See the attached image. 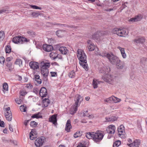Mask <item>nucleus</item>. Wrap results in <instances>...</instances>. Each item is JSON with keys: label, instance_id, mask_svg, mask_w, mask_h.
Wrapping results in <instances>:
<instances>
[{"label": "nucleus", "instance_id": "obj_1", "mask_svg": "<svg viewBox=\"0 0 147 147\" xmlns=\"http://www.w3.org/2000/svg\"><path fill=\"white\" fill-rule=\"evenodd\" d=\"M97 51L96 53L97 55H101L102 57H106L109 59V61L113 64H116L117 68L119 69H122L124 66L123 63H121L120 61L116 56L114 55L112 53H105L101 55L99 52L98 48H97Z\"/></svg>", "mask_w": 147, "mask_h": 147}, {"label": "nucleus", "instance_id": "obj_2", "mask_svg": "<svg viewBox=\"0 0 147 147\" xmlns=\"http://www.w3.org/2000/svg\"><path fill=\"white\" fill-rule=\"evenodd\" d=\"M104 135V131L98 130L96 132L87 133L86 136L88 139H92L94 142L98 143L102 140Z\"/></svg>", "mask_w": 147, "mask_h": 147}, {"label": "nucleus", "instance_id": "obj_3", "mask_svg": "<svg viewBox=\"0 0 147 147\" xmlns=\"http://www.w3.org/2000/svg\"><path fill=\"white\" fill-rule=\"evenodd\" d=\"M77 56L80 61V65L86 70L88 69V66L87 63V56L84 50L81 49H78L77 51Z\"/></svg>", "mask_w": 147, "mask_h": 147}, {"label": "nucleus", "instance_id": "obj_4", "mask_svg": "<svg viewBox=\"0 0 147 147\" xmlns=\"http://www.w3.org/2000/svg\"><path fill=\"white\" fill-rule=\"evenodd\" d=\"M110 71V68L109 67H102L99 70L100 73L106 74L105 76L102 77V78L106 82L109 83H111V82L112 80L111 76L108 74V73Z\"/></svg>", "mask_w": 147, "mask_h": 147}, {"label": "nucleus", "instance_id": "obj_5", "mask_svg": "<svg viewBox=\"0 0 147 147\" xmlns=\"http://www.w3.org/2000/svg\"><path fill=\"white\" fill-rule=\"evenodd\" d=\"M113 33L119 36L124 37L126 36L128 33L127 30L125 28H114L113 30Z\"/></svg>", "mask_w": 147, "mask_h": 147}, {"label": "nucleus", "instance_id": "obj_6", "mask_svg": "<svg viewBox=\"0 0 147 147\" xmlns=\"http://www.w3.org/2000/svg\"><path fill=\"white\" fill-rule=\"evenodd\" d=\"M29 41V39L19 36L14 37L12 40V41L13 42L17 44H22Z\"/></svg>", "mask_w": 147, "mask_h": 147}, {"label": "nucleus", "instance_id": "obj_7", "mask_svg": "<svg viewBox=\"0 0 147 147\" xmlns=\"http://www.w3.org/2000/svg\"><path fill=\"white\" fill-rule=\"evenodd\" d=\"M4 112L6 119L9 121H11L12 118L11 112L9 107H4Z\"/></svg>", "mask_w": 147, "mask_h": 147}, {"label": "nucleus", "instance_id": "obj_8", "mask_svg": "<svg viewBox=\"0 0 147 147\" xmlns=\"http://www.w3.org/2000/svg\"><path fill=\"white\" fill-rule=\"evenodd\" d=\"M128 143L127 145L129 147H139L140 144V142L139 140L136 139L133 142L130 138H128L127 140Z\"/></svg>", "mask_w": 147, "mask_h": 147}, {"label": "nucleus", "instance_id": "obj_9", "mask_svg": "<svg viewBox=\"0 0 147 147\" xmlns=\"http://www.w3.org/2000/svg\"><path fill=\"white\" fill-rule=\"evenodd\" d=\"M107 32L105 31H97L92 36V38L97 41H99L100 40V37L101 36L106 35Z\"/></svg>", "mask_w": 147, "mask_h": 147}, {"label": "nucleus", "instance_id": "obj_10", "mask_svg": "<svg viewBox=\"0 0 147 147\" xmlns=\"http://www.w3.org/2000/svg\"><path fill=\"white\" fill-rule=\"evenodd\" d=\"M45 137L44 136L39 137L37 138L34 142L36 146L37 147L42 146L45 141Z\"/></svg>", "mask_w": 147, "mask_h": 147}, {"label": "nucleus", "instance_id": "obj_11", "mask_svg": "<svg viewBox=\"0 0 147 147\" xmlns=\"http://www.w3.org/2000/svg\"><path fill=\"white\" fill-rule=\"evenodd\" d=\"M104 101L105 102L110 103L112 102L117 103L120 102L121 100L113 96H112L111 97L105 99Z\"/></svg>", "mask_w": 147, "mask_h": 147}, {"label": "nucleus", "instance_id": "obj_12", "mask_svg": "<svg viewBox=\"0 0 147 147\" xmlns=\"http://www.w3.org/2000/svg\"><path fill=\"white\" fill-rule=\"evenodd\" d=\"M118 134L119 137L123 138H125V134L124 126L121 125L118 129Z\"/></svg>", "mask_w": 147, "mask_h": 147}, {"label": "nucleus", "instance_id": "obj_13", "mask_svg": "<svg viewBox=\"0 0 147 147\" xmlns=\"http://www.w3.org/2000/svg\"><path fill=\"white\" fill-rule=\"evenodd\" d=\"M116 128L113 125H109L106 129L107 132L110 134H113L115 133Z\"/></svg>", "mask_w": 147, "mask_h": 147}, {"label": "nucleus", "instance_id": "obj_14", "mask_svg": "<svg viewBox=\"0 0 147 147\" xmlns=\"http://www.w3.org/2000/svg\"><path fill=\"white\" fill-rule=\"evenodd\" d=\"M57 114H54L50 116L49 119V122H51L55 125L57 124Z\"/></svg>", "mask_w": 147, "mask_h": 147}, {"label": "nucleus", "instance_id": "obj_15", "mask_svg": "<svg viewBox=\"0 0 147 147\" xmlns=\"http://www.w3.org/2000/svg\"><path fill=\"white\" fill-rule=\"evenodd\" d=\"M88 44V48L89 51H92L95 49L96 46L93 43H92L91 40H89L87 41Z\"/></svg>", "mask_w": 147, "mask_h": 147}, {"label": "nucleus", "instance_id": "obj_16", "mask_svg": "<svg viewBox=\"0 0 147 147\" xmlns=\"http://www.w3.org/2000/svg\"><path fill=\"white\" fill-rule=\"evenodd\" d=\"M143 18L142 16L140 14H139L136 16L134 18H131L129 20V22H137Z\"/></svg>", "mask_w": 147, "mask_h": 147}, {"label": "nucleus", "instance_id": "obj_17", "mask_svg": "<svg viewBox=\"0 0 147 147\" xmlns=\"http://www.w3.org/2000/svg\"><path fill=\"white\" fill-rule=\"evenodd\" d=\"M30 68L34 70L37 69L39 68L38 63L35 62H31L29 63Z\"/></svg>", "mask_w": 147, "mask_h": 147}, {"label": "nucleus", "instance_id": "obj_18", "mask_svg": "<svg viewBox=\"0 0 147 147\" xmlns=\"http://www.w3.org/2000/svg\"><path fill=\"white\" fill-rule=\"evenodd\" d=\"M72 128V126L71 124L70 120L68 119L67 122L65 127V130L67 132H69L70 131V129Z\"/></svg>", "mask_w": 147, "mask_h": 147}, {"label": "nucleus", "instance_id": "obj_19", "mask_svg": "<svg viewBox=\"0 0 147 147\" xmlns=\"http://www.w3.org/2000/svg\"><path fill=\"white\" fill-rule=\"evenodd\" d=\"M43 49L47 52L51 51L53 49V47L52 45H49L47 44H44L43 45Z\"/></svg>", "mask_w": 147, "mask_h": 147}, {"label": "nucleus", "instance_id": "obj_20", "mask_svg": "<svg viewBox=\"0 0 147 147\" xmlns=\"http://www.w3.org/2000/svg\"><path fill=\"white\" fill-rule=\"evenodd\" d=\"M39 94L42 97H46L47 95V90L45 87H42L40 90Z\"/></svg>", "mask_w": 147, "mask_h": 147}, {"label": "nucleus", "instance_id": "obj_21", "mask_svg": "<svg viewBox=\"0 0 147 147\" xmlns=\"http://www.w3.org/2000/svg\"><path fill=\"white\" fill-rule=\"evenodd\" d=\"M40 66L41 69H48L50 66V64L49 63L45 62L43 61L41 62Z\"/></svg>", "mask_w": 147, "mask_h": 147}, {"label": "nucleus", "instance_id": "obj_22", "mask_svg": "<svg viewBox=\"0 0 147 147\" xmlns=\"http://www.w3.org/2000/svg\"><path fill=\"white\" fill-rule=\"evenodd\" d=\"M78 105L75 104L71 107L70 110V113L71 115H73L78 110Z\"/></svg>", "mask_w": 147, "mask_h": 147}, {"label": "nucleus", "instance_id": "obj_23", "mask_svg": "<svg viewBox=\"0 0 147 147\" xmlns=\"http://www.w3.org/2000/svg\"><path fill=\"white\" fill-rule=\"evenodd\" d=\"M37 132L34 129L32 130L30 134V140H33L36 137Z\"/></svg>", "mask_w": 147, "mask_h": 147}, {"label": "nucleus", "instance_id": "obj_24", "mask_svg": "<svg viewBox=\"0 0 147 147\" xmlns=\"http://www.w3.org/2000/svg\"><path fill=\"white\" fill-rule=\"evenodd\" d=\"M59 50L61 53L63 55H66L68 53V50L65 47H60L59 49Z\"/></svg>", "mask_w": 147, "mask_h": 147}, {"label": "nucleus", "instance_id": "obj_25", "mask_svg": "<svg viewBox=\"0 0 147 147\" xmlns=\"http://www.w3.org/2000/svg\"><path fill=\"white\" fill-rule=\"evenodd\" d=\"M5 51L6 54V56H8V55L10 54L12 55H13V53L11 52V48L10 46L7 45L5 46Z\"/></svg>", "mask_w": 147, "mask_h": 147}, {"label": "nucleus", "instance_id": "obj_26", "mask_svg": "<svg viewBox=\"0 0 147 147\" xmlns=\"http://www.w3.org/2000/svg\"><path fill=\"white\" fill-rule=\"evenodd\" d=\"M41 74L42 75L43 77L45 78H47L49 73L48 69H41Z\"/></svg>", "mask_w": 147, "mask_h": 147}, {"label": "nucleus", "instance_id": "obj_27", "mask_svg": "<svg viewBox=\"0 0 147 147\" xmlns=\"http://www.w3.org/2000/svg\"><path fill=\"white\" fill-rule=\"evenodd\" d=\"M117 49L120 50L123 58L124 59L126 58L127 57V55L125 52L124 49L120 47H118Z\"/></svg>", "mask_w": 147, "mask_h": 147}, {"label": "nucleus", "instance_id": "obj_28", "mask_svg": "<svg viewBox=\"0 0 147 147\" xmlns=\"http://www.w3.org/2000/svg\"><path fill=\"white\" fill-rule=\"evenodd\" d=\"M42 105L44 107H47L48 106L49 104L50 103V100L47 98H45L42 101Z\"/></svg>", "mask_w": 147, "mask_h": 147}, {"label": "nucleus", "instance_id": "obj_29", "mask_svg": "<svg viewBox=\"0 0 147 147\" xmlns=\"http://www.w3.org/2000/svg\"><path fill=\"white\" fill-rule=\"evenodd\" d=\"M15 64L18 65L20 67H21L22 66V61L20 59H17L15 62Z\"/></svg>", "mask_w": 147, "mask_h": 147}, {"label": "nucleus", "instance_id": "obj_30", "mask_svg": "<svg viewBox=\"0 0 147 147\" xmlns=\"http://www.w3.org/2000/svg\"><path fill=\"white\" fill-rule=\"evenodd\" d=\"M106 119L108 121H114L117 120V118L114 116H112L111 117H106Z\"/></svg>", "mask_w": 147, "mask_h": 147}, {"label": "nucleus", "instance_id": "obj_31", "mask_svg": "<svg viewBox=\"0 0 147 147\" xmlns=\"http://www.w3.org/2000/svg\"><path fill=\"white\" fill-rule=\"evenodd\" d=\"M49 55L51 59L54 60L56 59V57L57 56V53L56 52H52L50 53Z\"/></svg>", "mask_w": 147, "mask_h": 147}, {"label": "nucleus", "instance_id": "obj_32", "mask_svg": "<svg viewBox=\"0 0 147 147\" xmlns=\"http://www.w3.org/2000/svg\"><path fill=\"white\" fill-rule=\"evenodd\" d=\"M76 100L75 102V104L76 105H78V103L79 102L80 100L82 99V97L79 94H77L76 95Z\"/></svg>", "mask_w": 147, "mask_h": 147}, {"label": "nucleus", "instance_id": "obj_33", "mask_svg": "<svg viewBox=\"0 0 147 147\" xmlns=\"http://www.w3.org/2000/svg\"><path fill=\"white\" fill-rule=\"evenodd\" d=\"M3 91L4 92L7 91L8 89V86L7 83H4L3 84Z\"/></svg>", "mask_w": 147, "mask_h": 147}, {"label": "nucleus", "instance_id": "obj_34", "mask_svg": "<svg viewBox=\"0 0 147 147\" xmlns=\"http://www.w3.org/2000/svg\"><path fill=\"white\" fill-rule=\"evenodd\" d=\"M98 81L96 79H94L93 81L92 85L94 88H96L98 87Z\"/></svg>", "mask_w": 147, "mask_h": 147}, {"label": "nucleus", "instance_id": "obj_35", "mask_svg": "<svg viewBox=\"0 0 147 147\" xmlns=\"http://www.w3.org/2000/svg\"><path fill=\"white\" fill-rule=\"evenodd\" d=\"M63 32L61 30H58L56 31L57 35L59 37H62L63 36Z\"/></svg>", "mask_w": 147, "mask_h": 147}, {"label": "nucleus", "instance_id": "obj_36", "mask_svg": "<svg viewBox=\"0 0 147 147\" xmlns=\"http://www.w3.org/2000/svg\"><path fill=\"white\" fill-rule=\"evenodd\" d=\"M5 36V34L3 31H0V42L2 41Z\"/></svg>", "mask_w": 147, "mask_h": 147}, {"label": "nucleus", "instance_id": "obj_37", "mask_svg": "<svg viewBox=\"0 0 147 147\" xmlns=\"http://www.w3.org/2000/svg\"><path fill=\"white\" fill-rule=\"evenodd\" d=\"M6 66L10 71L14 69V67L13 66L12 64L11 63H7L6 64Z\"/></svg>", "mask_w": 147, "mask_h": 147}, {"label": "nucleus", "instance_id": "obj_38", "mask_svg": "<svg viewBox=\"0 0 147 147\" xmlns=\"http://www.w3.org/2000/svg\"><path fill=\"white\" fill-rule=\"evenodd\" d=\"M20 109L22 112H26L27 111V107L26 105H23L20 106Z\"/></svg>", "mask_w": 147, "mask_h": 147}, {"label": "nucleus", "instance_id": "obj_39", "mask_svg": "<svg viewBox=\"0 0 147 147\" xmlns=\"http://www.w3.org/2000/svg\"><path fill=\"white\" fill-rule=\"evenodd\" d=\"M121 144V142L119 140L116 141L113 143V147H118Z\"/></svg>", "mask_w": 147, "mask_h": 147}, {"label": "nucleus", "instance_id": "obj_40", "mask_svg": "<svg viewBox=\"0 0 147 147\" xmlns=\"http://www.w3.org/2000/svg\"><path fill=\"white\" fill-rule=\"evenodd\" d=\"M8 8L7 7L5 8H3V9L0 10V14L6 12L8 13Z\"/></svg>", "mask_w": 147, "mask_h": 147}, {"label": "nucleus", "instance_id": "obj_41", "mask_svg": "<svg viewBox=\"0 0 147 147\" xmlns=\"http://www.w3.org/2000/svg\"><path fill=\"white\" fill-rule=\"evenodd\" d=\"M5 61V59L3 57L1 56L0 57V63L1 64L4 65Z\"/></svg>", "mask_w": 147, "mask_h": 147}, {"label": "nucleus", "instance_id": "obj_42", "mask_svg": "<svg viewBox=\"0 0 147 147\" xmlns=\"http://www.w3.org/2000/svg\"><path fill=\"white\" fill-rule=\"evenodd\" d=\"M40 15V13L38 12H32L31 13V15L33 17H37Z\"/></svg>", "mask_w": 147, "mask_h": 147}, {"label": "nucleus", "instance_id": "obj_43", "mask_svg": "<svg viewBox=\"0 0 147 147\" xmlns=\"http://www.w3.org/2000/svg\"><path fill=\"white\" fill-rule=\"evenodd\" d=\"M32 118H36L38 119L42 118V116L41 115H40L39 114H37L32 115Z\"/></svg>", "mask_w": 147, "mask_h": 147}, {"label": "nucleus", "instance_id": "obj_44", "mask_svg": "<svg viewBox=\"0 0 147 147\" xmlns=\"http://www.w3.org/2000/svg\"><path fill=\"white\" fill-rule=\"evenodd\" d=\"M75 75V73L74 71H72L69 73V76L71 78L74 77Z\"/></svg>", "mask_w": 147, "mask_h": 147}, {"label": "nucleus", "instance_id": "obj_45", "mask_svg": "<svg viewBox=\"0 0 147 147\" xmlns=\"http://www.w3.org/2000/svg\"><path fill=\"white\" fill-rule=\"evenodd\" d=\"M26 94L27 92L25 90H21L20 91V94L21 96H24Z\"/></svg>", "mask_w": 147, "mask_h": 147}, {"label": "nucleus", "instance_id": "obj_46", "mask_svg": "<svg viewBox=\"0 0 147 147\" xmlns=\"http://www.w3.org/2000/svg\"><path fill=\"white\" fill-rule=\"evenodd\" d=\"M37 125V123L34 121H32L30 123V126L32 127H35Z\"/></svg>", "mask_w": 147, "mask_h": 147}, {"label": "nucleus", "instance_id": "obj_47", "mask_svg": "<svg viewBox=\"0 0 147 147\" xmlns=\"http://www.w3.org/2000/svg\"><path fill=\"white\" fill-rule=\"evenodd\" d=\"M81 135V132L80 131L76 132L74 134V137L75 138H77L80 136Z\"/></svg>", "mask_w": 147, "mask_h": 147}, {"label": "nucleus", "instance_id": "obj_48", "mask_svg": "<svg viewBox=\"0 0 147 147\" xmlns=\"http://www.w3.org/2000/svg\"><path fill=\"white\" fill-rule=\"evenodd\" d=\"M29 6L31 7V8H32L33 9H41V8L38 6H37L36 5H29Z\"/></svg>", "mask_w": 147, "mask_h": 147}, {"label": "nucleus", "instance_id": "obj_49", "mask_svg": "<svg viewBox=\"0 0 147 147\" xmlns=\"http://www.w3.org/2000/svg\"><path fill=\"white\" fill-rule=\"evenodd\" d=\"M13 55L10 56V57H7L6 59V61L7 62H9L13 59Z\"/></svg>", "mask_w": 147, "mask_h": 147}, {"label": "nucleus", "instance_id": "obj_50", "mask_svg": "<svg viewBox=\"0 0 147 147\" xmlns=\"http://www.w3.org/2000/svg\"><path fill=\"white\" fill-rule=\"evenodd\" d=\"M25 87L28 89H31L32 87V86L30 84H25Z\"/></svg>", "mask_w": 147, "mask_h": 147}, {"label": "nucleus", "instance_id": "obj_51", "mask_svg": "<svg viewBox=\"0 0 147 147\" xmlns=\"http://www.w3.org/2000/svg\"><path fill=\"white\" fill-rule=\"evenodd\" d=\"M50 74L51 76L52 77H56L57 76L56 72H51Z\"/></svg>", "mask_w": 147, "mask_h": 147}, {"label": "nucleus", "instance_id": "obj_52", "mask_svg": "<svg viewBox=\"0 0 147 147\" xmlns=\"http://www.w3.org/2000/svg\"><path fill=\"white\" fill-rule=\"evenodd\" d=\"M16 102L18 104H20L22 103V101L21 99H17L16 100Z\"/></svg>", "mask_w": 147, "mask_h": 147}, {"label": "nucleus", "instance_id": "obj_53", "mask_svg": "<svg viewBox=\"0 0 147 147\" xmlns=\"http://www.w3.org/2000/svg\"><path fill=\"white\" fill-rule=\"evenodd\" d=\"M0 126L1 127H4V122L1 121V120L0 119Z\"/></svg>", "mask_w": 147, "mask_h": 147}, {"label": "nucleus", "instance_id": "obj_54", "mask_svg": "<svg viewBox=\"0 0 147 147\" xmlns=\"http://www.w3.org/2000/svg\"><path fill=\"white\" fill-rule=\"evenodd\" d=\"M57 56L56 57V59L57 58L59 59H63L61 55H59V54H58L57 53Z\"/></svg>", "mask_w": 147, "mask_h": 147}, {"label": "nucleus", "instance_id": "obj_55", "mask_svg": "<svg viewBox=\"0 0 147 147\" xmlns=\"http://www.w3.org/2000/svg\"><path fill=\"white\" fill-rule=\"evenodd\" d=\"M16 78L19 81H21L22 80V78L21 76L19 75H16Z\"/></svg>", "mask_w": 147, "mask_h": 147}, {"label": "nucleus", "instance_id": "obj_56", "mask_svg": "<svg viewBox=\"0 0 147 147\" xmlns=\"http://www.w3.org/2000/svg\"><path fill=\"white\" fill-rule=\"evenodd\" d=\"M39 91V90L37 88H34V89L33 90V92H35L36 94H37L38 93Z\"/></svg>", "mask_w": 147, "mask_h": 147}, {"label": "nucleus", "instance_id": "obj_57", "mask_svg": "<svg viewBox=\"0 0 147 147\" xmlns=\"http://www.w3.org/2000/svg\"><path fill=\"white\" fill-rule=\"evenodd\" d=\"M134 42H136L137 43H141V41H140V38H139L137 39H135L134 40Z\"/></svg>", "mask_w": 147, "mask_h": 147}, {"label": "nucleus", "instance_id": "obj_58", "mask_svg": "<svg viewBox=\"0 0 147 147\" xmlns=\"http://www.w3.org/2000/svg\"><path fill=\"white\" fill-rule=\"evenodd\" d=\"M76 147H86V146L82 143H79Z\"/></svg>", "mask_w": 147, "mask_h": 147}, {"label": "nucleus", "instance_id": "obj_59", "mask_svg": "<svg viewBox=\"0 0 147 147\" xmlns=\"http://www.w3.org/2000/svg\"><path fill=\"white\" fill-rule=\"evenodd\" d=\"M140 41L141 43H143L145 41V39L144 38L142 37L140 38Z\"/></svg>", "mask_w": 147, "mask_h": 147}, {"label": "nucleus", "instance_id": "obj_60", "mask_svg": "<svg viewBox=\"0 0 147 147\" xmlns=\"http://www.w3.org/2000/svg\"><path fill=\"white\" fill-rule=\"evenodd\" d=\"M9 130L11 131V132H13V129L12 128V126L11 125H9Z\"/></svg>", "mask_w": 147, "mask_h": 147}, {"label": "nucleus", "instance_id": "obj_61", "mask_svg": "<svg viewBox=\"0 0 147 147\" xmlns=\"http://www.w3.org/2000/svg\"><path fill=\"white\" fill-rule=\"evenodd\" d=\"M35 80L39 84H40L41 83L42 81L40 78Z\"/></svg>", "mask_w": 147, "mask_h": 147}, {"label": "nucleus", "instance_id": "obj_62", "mask_svg": "<svg viewBox=\"0 0 147 147\" xmlns=\"http://www.w3.org/2000/svg\"><path fill=\"white\" fill-rule=\"evenodd\" d=\"M29 120H25L24 121V124L26 126L28 124V123L29 122Z\"/></svg>", "mask_w": 147, "mask_h": 147}, {"label": "nucleus", "instance_id": "obj_63", "mask_svg": "<svg viewBox=\"0 0 147 147\" xmlns=\"http://www.w3.org/2000/svg\"><path fill=\"white\" fill-rule=\"evenodd\" d=\"M34 78L35 80H38L40 78V76L39 75H35L34 76Z\"/></svg>", "mask_w": 147, "mask_h": 147}, {"label": "nucleus", "instance_id": "obj_64", "mask_svg": "<svg viewBox=\"0 0 147 147\" xmlns=\"http://www.w3.org/2000/svg\"><path fill=\"white\" fill-rule=\"evenodd\" d=\"M3 132L4 134H7V129L6 128H5V129H4L3 130Z\"/></svg>", "mask_w": 147, "mask_h": 147}]
</instances>
